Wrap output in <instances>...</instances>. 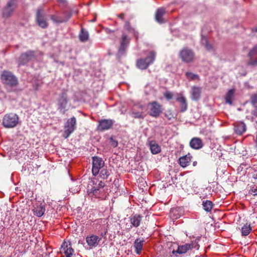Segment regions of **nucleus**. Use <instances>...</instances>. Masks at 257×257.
Returning a JSON list of instances; mask_svg holds the SVG:
<instances>
[{
  "label": "nucleus",
  "instance_id": "44",
  "mask_svg": "<svg viewBox=\"0 0 257 257\" xmlns=\"http://www.w3.org/2000/svg\"><path fill=\"white\" fill-rule=\"evenodd\" d=\"M165 116L168 120H171L174 117L173 115L170 112L166 113L165 114Z\"/></svg>",
  "mask_w": 257,
  "mask_h": 257
},
{
  "label": "nucleus",
  "instance_id": "10",
  "mask_svg": "<svg viewBox=\"0 0 257 257\" xmlns=\"http://www.w3.org/2000/svg\"><path fill=\"white\" fill-rule=\"evenodd\" d=\"M76 120L75 117L68 119L64 126L63 137L67 139L76 128Z\"/></svg>",
  "mask_w": 257,
  "mask_h": 257
},
{
  "label": "nucleus",
  "instance_id": "36",
  "mask_svg": "<svg viewBox=\"0 0 257 257\" xmlns=\"http://www.w3.org/2000/svg\"><path fill=\"white\" fill-rule=\"evenodd\" d=\"M251 230L250 225H244L241 228V234L242 236L247 235Z\"/></svg>",
  "mask_w": 257,
  "mask_h": 257
},
{
  "label": "nucleus",
  "instance_id": "7",
  "mask_svg": "<svg viewBox=\"0 0 257 257\" xmlns=\"http://www.w3.org/2000/svg\"><path fill=\"white\" fill-rule=\"evenodd\" d=\"M199 248V245L198 243V241L196 240L192 241L191 243H185L182 245H179L176 250H173V253L175 254L176 253L179 254H183L186 253L189 250H191L193 248L198 249Z\"/></svg>",
  "mask_w": 257,
  "mask_h": 257
},
{
  "label": "nucleus",
  "instance_id": "46",
  "mask_svg": "<svg viewBox=\"0 0 257 257\" xmlns=\"http://www.w3.org/2000/svg\"><path fill=\"white\" fill-rule=\"evenodd\" d=\"M111 145L115 148L116 147L118 144L117 141L113 139L112 138H110Z\"/></svg>",
  "mask_w": 257,
  "mask_h": 257
},
{
  "label": "nucleus",
  "instance_id": "42",
  "mask_svg": "<svg viewBox=\"0 0 257 257\" xmlns=\"http://www.w3.org/2000/svg\"><path fill=\"white\" fill-rule=\"evenodd\" d=\"M204 47L207 51H211L215 50L214 48L213 47V46L212 45L209 44V42H208L205 45H204Z\"/></svg>",
  "mask_w": 257,
  "mask_h": 257
},
{
  "label": "nucleus",
  "instance_id": "6",
  "mask_svg": "<svg viewBox=\"0 0 257 257\" xmlns=\"http://www.w3.org/2000/svg\"><path fill=\"white\" fill-rule=\"evenodd\" d=\"M19 119L16 114L13 113L7 114L3 118V124L6 128H13L18 124Z\"/></svg>",
  "mask_w": 257,
  "mask_h": 257
},
{
  "label": "nucleus",
  "instance_id": "4",
  "mask_svg": "<svg viewBox=\"0 0 257 257\" xmlns=\"http://www.w3.org/2000/svg\"><path fill=\"white\" fill-rule=\"evenodd\" d=\"M36 22L37 25L42 29H46L48 27L49 24L46 13L42 7L38 8L36 11Z\"/></svg>",
  "mask_w": 257,
  "mask_h": 257
},
{
  "label": "nucleus",
  "instance_id": "38",
  "mask_svg": "<svg viewBox=\"0 0 257 257\" xmlns=\"http://www.w3.org/2000/svg\"><path fill=\"white\" fill-rule=\"evenodd\" d=\"M133 116L136 118H141L143 119L145 117V114L143 112H137L133 111L132 112Z\"/></svg>",
  "mask_w": 257,
  "mask_h": 257
},
{
  "label": "nucleus",
  "instance_id": "15",
  "mask_svg": "<svg viewBox=\"0 0 257 257\" xmlns=\"http://www.w3.org/2000/svg\"><path fill=\"white\" fill-rule=\"evenodd\" d=\"M113 125V121L111 119H101L98 121L97 130L104 131L110 129Z\"/></svg>",
  "mask_w": 257,
  "mask_h": 257
},
{
  "label": "nucleus",
  "instance_id": "53",
  "mask_svg": "<svg viewBox=\"0 0 257 257\" xmlns=\"http://www.w3.org/2000/svg\"><path fill=\"white\" fill-rule=\"evenodd\" d=\"M58 1L60 3H64L65 2V0H58Z\"/></svg>",
  "mask_w": 257,
  "mask_h": 257
},
{
  "label": "nucleus",
  "instance_id": "31",
  "mask_svg": "<svg viewBox=\"0 0 257 257\" xmlns=\"http://www.w3.org/2000/svg\"><path fill=\"white\" fill-rule=\"evenodd\" d=\"M234 90L230 89L225 95V102L226 103L230 104H232V99L234 97Z\"/></svg>",
  "mask_w": 257,
  "mask_h": 257
},
{
  "label": "nucleus",
  "instance_id": "45",
  "mask_svg": "<svg viewBox=\"0 0 257 257\" xmlns=\"http://www.w3.org/2000/svg\"><path fill=\"white\" fill-rule=\"evenodd\" d=\"M208 42H208L207 38L206 37H205V36H202V38H201V43H202V44L204 46Z\"/></svg>",
  "mask_w": 257,
  "mask_h": 257
},
{
  "label": "nucleus",
  "instance_id": "56",
  "mask_svg": "<svg viewBox=\"0 0 257 257\" xmlns=\"http://www.w3.org/2000/svg\"><path fill=\"white\" fill-rule=\"evenodd\" d=\"M66 257H71L70 255L66 256Z\"/></svg>",
  "mask_w": 257,
  "mask_h": 257
},
{
  "label": "nucleus",
  "instance_id": "25",
  "mask_svg": "<svg viewBox=\"0 0 257 257\" xmlns=\"http://www.w3.org/2000/svg\"><path fill=\"white\" fill-rule=\"evenodd\" d=\"M149 146L151 152L153 154H158L161 151L160 146L155 141H151L149 142Z\"/></svg>",
  "mask_w": 257,
  "mask_h": 257
},
{
  "label": "nucleus",
  "instance_id": "49",
  "mask_svg": "<svg viewBox=\"0 0 257 257\" xmlns=\"http://www.w3.org/2000/svg\"><path fill=\"white\" fill-rule=\"evenodd\" d=\"M251 114L255 117H257V108L252 111Z\"/></svg>",
  "mask_w": 257,
  "mask_h": 257
},
{
  "label": "nucleus",
  "instance_id": "1",
  "mask_svg": "<svg viewBox=\"0 0 257 257\" xmlns=\"http://www.w3.org/2000/svg\"><path fill=\"white\" fill-rule=\"evenodd\" d=\"M1 79L2 83L7 89L9 92L15 91L16 88L19 84L18 78L12 72L7 70H4L1 75Z\"/></svg>",
  "mask_w": 257,
  "mask_h": 257
},
{
  "label": "nucleus",
  "instance_id": "50",
  "mask_svg": "<svg viewBox=\"0 0 257 257\" xmlns=\"http://www.w3.org/2000/svg\"><path fill=\"white\" fill-rule=\"evenodd\" d=\"M250 191H251L253 194V195L255 196L257 195V189H251Z\"/></svg>",
  "mask_w": 257,
  "mask_h": 257
},
{
  "label": "nucleus",
  "instance_id": "57",
  "mask_svg": "<svg viewBox=\"0 0 257 257\" xmlns=\"http://www.w3.org/2000/svg\"><path fill=\"white\" fill-rule=\"evenodd\" d=\"M256 31H257V29L256 30Z\"/></svg>",
  "mask_w": 257,
  "mask_h": 257
},
{
  "label": "nucleus",
  "instance_id": "19",
  "mask_svg": "<svg viewBox=\"0 0 257 257\" xmlns=\"http://www.w3.org/2000/svg\"><path fill=\"white\" fill-rule=\"evenodd\" d=\"M189 145L192 149L199 150L203 147V143L200 138H193L191 140Z\"/></svg>",
  "mask_w": 257,
  "mask_h": 257
},
{
  "label": "nucleus",
  "instance_id": "41",
  "mask_svg": "<svg viewBox=\"0 0 257 257\" xmlns=\"http://www.w3.org/2000/svg\"><path fill=\"white\" fill-rule=\"evenodd\" d=\"M71 245L70 243H67L66 242H64L63 243V244L61 245V251H63L64 253H65V250H66L68 248V246H70Z\"/></svg>",
  "mask_w": 257,
  "mask_h": 257
},
{
  "label": "nucleus",
  "instance_id": "43",
  "mask_svg": "<svg viewBox=\"0 0 257 257\" xmlns=\"http://www.w3.org/2000/svg\"><path fill=\"white\" fill-rule=\"evenodd\" d=\"M164 96L167 99H170L172 98L173 97V94L172 93L167 91L164 94Z\"/></svg>",
  "mask_w": 257,
  "mask_h": 257
},
{
  "label": "nucleus",
  "instance_id": "14",
  "mask_svg": "<svg viewBox=\"0 0 257 257\" xmlns=\"http://www.w3.org/2000/svg\"><path fill=\"white\" fill-rule=\"evenodd\" d=\"M256 55L257 44L250 49L247 54V57L249 58V59L247 62V65L252 66H257V57L254 58Z\"/></svg>",
  "mask_w": 257,
  "mask_h": 257
},
{
  "label": "nucleus",
  "instance_id": "29",
  "mask_svg": "<svg viewBox=\"0 0 257 257\" xmlns=\"http://www.w3.org/2000/svg\"><path fill=\"white\" fill-rule=\"evenodd\" d=\"M89 37L88 32L84 28H81L80 33L79 35V38L80 41L82 42L88 40Z\"/></svg>",
  "mask_w": 257,
  "mask_h": 257
},
{
  "label": "nucleus",
  "instance_id": "39",
  "mask_svg": "<svg viewBox=\"0 0 257 257\" xmlns=\"http://www.w3.org/2000/svg\"><path fill=\"white\" fill-rule=\"evenodd\" d=\"M250 102L254 107L257 108V93L252 95L250 97Z\"/></svg>",
  "mask_w": 257,
  "mask_h": 257
},
{
  "label": "nucleus",
  "instance_id": "54",
  "mask_svg": "<svg viewBox=\"0 0 257 257\" xmlns=\"http://www.w3.org/2000/svg\"><path fill=\"white\" fill-rule=\"evenodd\" d=\"M105 234H106V232H104V234H103V233H101V236L102 237V236H103V235H105Z\"/></svg>",
  "mask_w": 257,
  "mask_h": 257
},
{
  "label": "nucleus",
  "instance_id": "9",
  "mask_svg": "<svg viewBox=\"0 0 257 257\" xmlns=\"http://www.w3.org/2000/svg\"><path fill=\"white\" fill-rule=\"evenodd\" d=\"M68 98L67 93L66 91L63 90L59 95L57 99L58 109L62 114H64L66 111V107L68 103Z\"/></svg>",
  "mask_w": 257,
  "mask_h": 257
},
{
  "label": "nucleus",
  "instance_id": "2",
  "mask_svg": "<svg viewBox=\"0 0 257 257\" xmlns=\"http://www.w3.org/2000/svg\"><path fill=\"white\" fill-rule=\"evenodd\" d=\"M19 6L18 0H9L1 10L3 19L8 20L14 14Z\"/></svg>",
  "mask_w": 257,
  "mask_h": 257
},
{
  "label": "nucleus",
  "instance_id": "33",
  "mask_svg": "<svg viewBox=\"0 0 257 257\" xmlns=\"http://www.w3.org/2000/svg\"><path fill=\"white\" fill-rule=\"evenodd\" d=\"M203 209L207 212L210 211L213 208V203L211 201L206 200L203 202Z\"/></svg>",
  "mask_w": 257,
  "mask_h": 257
},
{
  "label": "nucleus",
  "instance_id": "40",
  "mask_svg": "<svg viewBox=\"0 0 257 257\" xmlns=\"http://www.w3.org/2000/svg\"><path fill=\"white\" fill-rule=\"evenodd\" d=\"M74 252V249L72 248L71 246V244L70 246H68V249L66 250H65V254L66 256L71 255Z\"/></svg>",
  "mask_w": 257,
  "mask_h": 257
},
{
  "label": "nucleus",
  "instance_id": "5",
  "mask_svg": "<svg viewBox=\"0 0 257 257\" xmlns=\"http://www.w3.org/2000/svg\"><path fill=\"white\" fill-rule=\"evenodd\" d=\"M156 55V54L154 51H150L146 58H142L137 61V67L142 70L146 69L149 65L154 61Z\"/></svg>",
  "mask_w": 257,
  "mask_h": 257
},
{
  "label": "nucleus",
  "instance_id": "51",
  "mask_svg": "<svg viewBox=\"0 0 257 257\" xmlns=\"http://www.w3.org/2000/svg\"><path fill=\"white\" fill-rule=\"evenodd\" d=\"M252 176L254 178L257 179V171L254 172Z\"/></svg>",
  "mask_w": 257,
  "mask_h": 257
},
{
  "label": "nucleus",
  "instance_id": "52",
  "mask_svg": "<svg viewBox=\"0 0 257 257\" xmlns=\"http://www.w3.org/2000/svg\"><path fill=\"white\" fill-rule=\"evenodd\" d=\"M106 32L107 33L109 34V33H110L111 32H113L114 31H111L109 29H106Z\"/></svg>",
  "mask_w": 257,
  "mask_h": 257
},
{
  "label": "nucleus",
  "instance_id": "32",
  "mask_svg": "<svg viewBox=\"0 0 257 257\" xmlns=\"http://www.w3.org/2000/svg\"><path fill=\"white\" fill-rule=\"evenodd\" d=\"M102 189H94V190H88L87 192L88 195L91 197H94L95 198H100V194L101 193Z\"/></svg>",
  "mask_w": 257,
  "mask_h": 257
},
{
  "label": "nucleus",
  "instance_id": "55",
  "mask_svg": "<svg viewBox=\"0 0 257 257\" xmlns=\"http://www.w3.org/2000/svg\"><path fill=\"white\" fill-rule=\"evenodd\" d=\"M196 163H197V162H194L193 163V166H195V165H196Z\"/></svg>",
  "mask_w": 257,
  "mask_h": 257
},
{
  "label": "nucleus",
  "instance_id": "18",
  "mask_svg": "<svg viewBox=\"0 0 257 257\" xmlns=\"http://www.w3.org/2000/svg\"><path fill=\"white\" fill-rule=\"evenodd\" d=\"M101 239V237L95 235L87 236L86 238V242L90 247L96 246Z\"/></svg>",
  "mask_w": 257,
  "mask_h": 257
},
{
  "label": "nucleus",
  "instance_id": "17",
  "mask_svg": "<svg viewBox=\"0 0 257 257\" xmlns=\"http://www.w3.org/2000/svg\"><path fill=\"white\" fill-rule=\"evenodd\" d=\"M233 126L235 133L239 136L242 135L246 131V125L243 122H235L233 123Z\"/></svg>",
  "mask_w": 257,
  "mask_h": 257
},
{
  "label": "nucleus",
  "instance_id": "30",
  "mask_svg": "<svg viewBox=\"0 0 257 257\" xmlns=\"http://www.w3.org/2000/svg\"><path fill=\"white\" fill-rule=\"evenodd\" d=\"M51 20L55 23L61 24L67 22V19H62L61 16H58L56 15H52L50 16Z\"/></svg>",
  "mask_w": 257,
  "mask_h": 257
},
{
  "label": "nucleus",
  "instance_id": "26",
  "mask_svg": "<svg viewBox=\"0 0 257 257\" xmlns=\"http://www.w3.org/2000/svg\"><path fill=\"white\" fill-rule=\"evenodd\" d=\"M176 100L180 103V111L184 112L187 109L188 104L184 96L178 97Z\"/></svg>",
  "mask_w": 257,
  "mask_h": 257
},
{
  "label": "nucleus",
  "instance_id": "16",
  "mask_svg": "<svg viewBox=\"0 0 257 257\" xmlns=\"http://www.w3.org/2000/svg\"><path fill=\"white\" fill-rule=\"evenodd\" d=\"M105 186V183L99 181L96 178L92 179L88 185V190H94V189H102Z\"/></svg>",
  "mask_w": 257,
  "mask_h": 257
},
{
  "label": "nucleus",
  "instance_id": "37",
  "mask_svg": "<svg viewBox=\"0 0 257 257\" xmlns=\"http://www.w3.org/2000/svg\"><path fill=\"white\" fill-rule=\"evenodd\" d=\"M72 15V13L71 11H65L63 12V16L61 17H62V19H67V21H68L71 18Z\"/></svg>",
  "mask_w": 257,
  "mask_h": 257
},
{
  "label": "nucleus",
  "instance_id": "28",
  "mask_svg": "<svg viewBox=\"0 0 257 257\" xmlns=\"http://www.w3.org/2000/svg\"><path fill=\"white\" fill-rule=\"evenodd\" d=\"M33 211L35 215L41 217L44 214L45 208L44 206L40 205L34 207Z\"/></svg>",
  "mask_w": 257,
  "mask_h": 257
},
{
  "label": "nucleus",
  "instance_id": "22",
  "mask_svg": "<svg viewBox=\"0 0 257 257\" xmlns=\"http://www.w3.org/2000/svg\"><path fill=\"white\" fill-rule=\"evenodd\" d=\"M192 158V157L190 153H188L184 156L180 157L179 159V163L180 165L183 168L186 167L189 165Z\"/></svg>",
  "mask_w": 257,
  "mask_h": 257
},
{
  "label": "nucleus",
  "instance_id": "34",
  "mask_svg": "<svg viewBox=\"0 0 257 257\" xmlns=\"http://www.w3.org/2000/svg\"><path fill=\"white\" fill-rule=\"evenodd\" d=\"M185 76L189 81L199 80V76L198 75L191 72H187L185 74Z\"/></svg>",
  "mask_w": 257,
  "mask_h": 257
},
{
  "label": "nucleus",
  "instance_id": "20",
  "mask_svg": "<svg viewBox=\"0 0 257 257\" xmlns=\"http://www.w3.org/2000/svg\"><path fill=\"white\" fill-rule=\"evenodd\" d=\"M190 93L191 99L194 101H197L201 96V88L198 86H193Z\"/></svg>",
  "mask_w": 257,
  "mask_h": 257
},
{
  "label": "nucleus",
  "instance_id": "12",
  "mask_svg": "<svg viewBox=\"0 0 257 257\" xmlns=\"http://www.w3.org/2000/svg\"><path fill=\"white\" fill-rule=\"evenodd\" d=\"M149 114L150 115L158 117L162 112V106L157 101H152L148 103Z\"/></svg>",
  "mask_w": 257,
  "mask_h": 257
},
{
  "label": "nucleus",
  "instance_id": "27",
  "mask_svg": "<svg viewBox=\"0 0 257 257\" xmlns=\"http://www.w3.org/2000/svg\"><path fill=\"white\" fill-rule=\"evenodd\" d=\"M111 173V171L107 169V166L104 167V168H101V169L99 171V176L103 179H106L110 175Z\"/></svg>",
  "mask_w": 257,
  "mask_h": 257
},
{
  "label": "nucleus",
  "instance_id": "24",
  "mask_svg": "<svg viewBox=\"0 0 257 257\" xmlns=\"http://www.w3.org/2000/svg\"><path fill=\"white\" fill-rule=\"evenodd\" d=\"M144 239L138 238L135 240L134 243V246L135 248V251L138 254H140L141 253L142 248L144 245Z\"/></svg>",
  "mask_w": 257,
  "mask_h": 257
},
{
  "label": "nucleus",
  "instance_id": "13",
  "mask_svg": "<svg viewBox=\"0 0 257 257\" xmlns=\"http://www.w3.org/2000/svg\"><path fill=\"white\" fill-rule=\"evenodd\" d=\"M131 39L126 34L123 33L120 39L117 55L119 57L122 56L125 53V50L130 44Z\"/></svg>",
  "mask_w": 257,
  "mask_h": 257
},
{
  "label": "nucleus",
  "instance_id": "47",
  "mask_svg": "<svg viewBox=\"0 0 257 257\" xmlns=\"http://www.w3.org/2000/svg\"><path fill=\"white\" fill-rule=\"evenodd\" d=\"M132 33L133 34L134 37L136 38L137 40L139 37V33L138 31H137L135 29L134 30V31H133Z\"/></svg>",
  "mask_w": 257,
  "mask_h": 257
},
{
  "label": "nucleus",
  "instance_id": "3",
  "mask_svg": "<svg viewBox=\"0 0 257 257\" xmlns=\"http://www.w3.org/2000/svg\"><path fill=\"white\" fill-rule=\"evenodd\" d=\"M40 53L37 51L29 50L22 53L17 59L19 66L27 65L29 62L36 60Z\"/></svg>",
  "mask_w": 257,
  "mask_h": 257
},
{
  "label": "nucleus",
  "instance_id": "11",
  "mask_svg": "<svg viewBox=\"0 0 257 257\" xmlns=\"http://www.w3.org/2000/svg\"><path fill=\"white\" fill-rule=\"evenodd\" d=\"M104 162L102 158L94 156L92 157V173L95 176L98 175L99 171L105 167Z\"/></svg>",
  "mask_w": 257,
  "mask_h": 257
},
{
  "label": "nucleus",
  "instance_id": "48",
  "mask_svg": "<svg viewBox=\"0 0 257 257\" xmlns=\"http://www.w3.org/2000/svg\"><path fill=\"white\" fill-rule=\"evenodd\" d=\"M125 15V14L122 13L119 15H117V16L118 18H119L121 20H124Z\"/></svg>",
  "mask_w": 257,
  "mask_h": 257
},
{
  "label": "nucleus",
  "instance_id": "35",
  "mask_svg": "<svg viewBox=\"0 0 257 257\" xmlns=\"http://www.w3.org/2000/svg\"><path fill=\"white\" fill-rule=\"evenodd\" d=\"M133 18V17H130L127 20L124 22V28L130 33L134 31L135 29L133 28L130 24V20Z\"/></svg>",
  "mask_w": 257,
  "mask_h": 257
},
{
  "label": "nucleus",
  "instance_id": "23",
  "mask_svg": "<svg viewBox=\"0 0 257 257\" xmlns=\"http://www.w3.org/2000/svg\"><path fill=\"white\" fill-rule=\"evenodd\" d=\"M142 217V216L138 214L131 215L130 217L131 223L134 227H138L140 225Z\"/></svg>",
  "mask_w": 257,
  "mask_h": 257
},
{
  "label": "nucleus",
  "instance_id": "21",
  "mask_svg": "<svg viewBox=\"0 0 257 257\" xmlns=\"http://www.w3.org/2000/svg\"><path fill=\"white\" fill-rule=\"evenodd\" d=\"M165 13L166 10L164 8L162 7L158 9L155 15V19L156 21L160 24L164 23L165 21L163 18V17Z\"/></svg>",
  "mask_w": 257,
  "mask_h": 257
},
{
  "label": "nucleus",
  "instance_id": "8",
  "mask_svg": "<svg viewBox=\"0 0 257 257\" xmlns=\"http://www.w3.org/2000/svg\"><path fill=\"white\" fill-rule=\"evenodd\" d=\"M179 55L182 61L186 63L192 62L195 58L194 52L187 47L183 48L180 51Z\"/></svg>",
  "mask_w": 257,
  "mask_h": 257
}]
</instances>
